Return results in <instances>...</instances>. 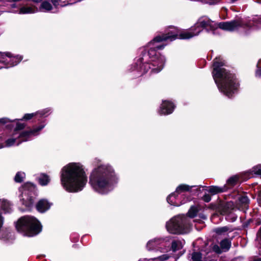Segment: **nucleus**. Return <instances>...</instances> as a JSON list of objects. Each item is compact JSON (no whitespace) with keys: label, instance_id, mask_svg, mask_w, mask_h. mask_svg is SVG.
<instances>
[{"label":"nucleus","instance_id":"obj_10","mask_svg":"<svg viewBox=\"0 0 261 261\" xmlns=\"http://www.w3.org/2000/svg\"><path fill=\"white\" fill-rule=\"evenodd\" d=\"M179 217L177 215L171 218L166 223V228L169 232L178 234L179 232Z\"/></svg>","mask_w":261,"mask_h":261},{"label":"nucleus","instance_id":"obj_24","mask_svg":"<svg viewBox=\"0 0 261 261\" xmlns=\"http://www.w3.org/2000/svg\"><path fill=\"white\" fill-rule=\"evenodd\" d=\"M231 242L228 239L225 238L221 241L220 246L222 249L228 251L231 247Z\"/></svg>","mask_w":261,"mask_h":261},{"label":"nucleus","instance_id":"obj_20","mask_svg":"<svg viewBox=\"0 0 261 261\" xmlns=\"http://www.w3.org/2000/svg\"><path fill=\"white\" fill-rule=\"evenodd\" d=\"M51 204L46 199H41L36 204V208L40 213H44L48 210Z\"/></svg>","mask_w":261,"mask_h":261},{"label":"nucleus","instance_id":"obj_28","mask_svg":"<svg viewBox=\"0 0 261 261\" xmlns=\"http://www.w3.org/2000/svg\"><path fill=\"white\" fill-rule=\"evenodd\" d=\"M49 180V177L45 174H41L38 178V181L41 186H46Z\"/></svg>","mask_w":261,"mask_h":261},{"label":"nucleus","instance_id":"obj_51","mask_svg":"<svg viewBox=\"0 0 261 261\" xmlns=\"http://www.w3.org/2000/svg\"><path fill=\"white\" fill-rule=\"evenodd\" d=\"M31 188H33V189H34V187H33V185H31Z\"/></svg>","mask_w":261,"mask_h":261},{"label":"nucleus","instance_id":"obj_27","mask_svg":"<svg viewBox=\"0 0 261 261\" xmlns=\"http://www.w3.org/2000/svg\"><path fill=\"white\" fill-rule=\"evenodd\" d=\"M198 212V207L196 206L192 205L188 211V216L191 218H194L197 215Z\"/></svg>","mask_w":261,"mask_h":261},{"label":"nucleus","instance_id":"obj_32","mask_svg":"<svg viewBox=\"0 0 261 261\" xmlns=\"http://www.w3.org/2000/svg\"><path fill=\"white\" fill-rule=\"evenodd\" d=\"M25 176V174L24 172L21 171L18 172L14 177V180L16 182H21L23 181Z\"/></svg>","mask_w":261,"mask_h":261},{"label":"nucleus","instance_id":"obj_1","mask_svg":"<svg viewBox=\"0 0 261 261\" xmlns=\"http://www.w3.org/2000/svg\"><path fill=\"white\" fill-rule=\"evenodd\" d=\"M177 35L175 32H168L162 36H158L148 43L149 49L146 53L142 54V57L137 61L136 70L141 74L145 73L149 69L151 72L158 73L163 68L165 63V58L163 56L158 54L155 49H162L166 45L164 42H171L177 38Z\"/></svg>","mask_w":261,"mask_h":261},{"label":"nucleus","instance_id":"obj_13","mask_svg":"<svg viewBox=\"0 0 261 261\" xmlns=\"http://www.w3.org/2000/svg\"><path fill=\"white\" fill-rule=\"evenodd\" d=\"M27 185L23 187V190L22 192V204H24L28 210H30L33 206L34 203V199L32 196L29 195L28 190L27 189Z\"/></svg>","mask_w":261,"mask_h":261},{"label":"nucleus","instance_id":"obj_38","mask_svg":"<svg viewBox=\"0 0 261 261\" xmlns=\"http://www.w3.org/2000/svg\"><path fill=\"white\" fill-rule=\"evenodd\" d=\"M177 246L178 245L176 242H172L171 248L173 252H175L177 250Z\"/></svg>","mask_w":261,"mask_h":261},{"label":"nucleus","instance_id":"obj_26","mask_svg":"<svg viewBox=\"0 0 261 261\" xmlns=\"http://www.w3.org/2000/svg\"><path fill=\"white\" fill-rule=\"evenodd\" d=\"M37 11L35 8L31 7H23L20 9L19 13L20 14H29L34 13Z\"/></svg>","mask_w":261,"mask_h":261},{"label":"nucleus","instance_id":"obj_19","mask_svg":"<svg viewBox=\"0 0 261 261\" xmlns=\"http://www.w3.org/2000/svg\"><path fill=\"white\" fill-rule=\"evenodd\" d=\"M212 21L208 19L207 20H201L200 19L198 20V22L196 23V25L197 28H200L202 29H205L206 30L207 32L209 31V30L206 29L207 27H210V30L214 32L216 29L215 26L212 24Z\"/></svg>","mask_w":261,"mask_h":261},{"label":"nucleus","instance_id":"obj_50","mask_svg":"<svg viewBox=\"0 0 261 261\" xmlns=\"http://www.w3.org/2000/svg\"><path fill=\"white\" fill-rule=\"evenodd\" d=\"M180 249L182 248V246H181V242H180Z\"/></svg>","mask_w":261,"mask_h":261},{"label":"nucleus","instance_id":"obj_52","mask_svg":"<svg viewBox=\"0 0 261 261\" xmlns=\"http://www.w3.org/2000/svg\"><path fill=\"white\" fill-rule=\"evenodd\" d=\"M81 0H78L77 1H81Z\"/></svg>","mask_w":261,"mask_h":261},{"label":"nucleus","instance_id":"obj_43","mask_svg":"<svg viewBox=\"0 0 261 261\" xmlns=\"http://www.w3.org/2000/svg\"><path fill=\"white\" fill-rule=\"evenodd\" d=\"M258 202L259 204L261 206V191L259 193L258 196Z\"/></svg>","mask_w":261,"mask_h":261},{"label":"nucleus","instance_id":"obj_16","mask_svg":"<svg viewBox=\"0 0 261 261\" xmlns=\"http://www.w3.org/2000/svg\"><path fill=\"white\" fill-rule=\"evenodd\" d=\"M194 186H190L186 184H180V205L189 201L191 198L190 196L187 197L185 199L186 196L185 194H181L185 192H191V189Z\"/></svg>","mask_w":261,"mask_h":261},{"label":"nucleus","instance_id":"obj_33","mask_svg":"<svg viewBox=\"0 0 261 261\" xmlns=\"http://www.w3.org/2000/svg\"><path fill=\"white\" fill-rule=\"evenodd\" d=\"M202 255L200 252H193L192 254V261H202Z\"/></svg>","mask_w":261,"mask_h":261},{"label":"nucleus","instance_id":"obj_22","mask_svg":"<svg viewBox=\"0 0 261 261\" xmlns=\"http://www.w3.org/2000/svg\"><path fill=\"white\" fill-rule=\"evenodd\" d=\"M0 209L4 213H10L12 211L11 203L5 199H0Z\"/></svg>","mask_w":261,"mask_h":261},{"label":"nucleus","instance_id":"obj_42","mask_svg":"<svg viewBox=\"0 0 261 261\" xmlns=\"http://www.w3.org/2000/svg\"><path fill=\"white\" fill-rule=\"evenodd\" d=\"M198 216L203 220H206L207 219L206 216L203 213H199Z\"/></svg>","mask_w":261,"mask_h":261},{"label":"nucleus","instance_id":"obj_15","mask_svg":"<svg viewBox=\"0 0 261 261\" xmlns=\"http://www.w3.org/2000/svg\"><path fill=\"white\" fill-rule=\"evenodd\" d=\"M179 186L177 187L176 191L169 195L167 198V201L171 205L178 206L179 202L178 197Z\"/></svg>","mask_w":261,"mask_h":261},{"label":"nucleus","instance_id":"obj_36","mask_svg":"<svg viewBox=\"0 0 261 261\" xmlns=\"http://www.w3.org/2000/svg\"><path fill=\"white\" fill-rule=\"evenodd\" d=\"M256 67L257 69L255 72L256 76H261V60H260L258 63L257 64Z\"/></svg>","mask_w":261,"mask_h":261},{"label":"nucleus","instance_id":"obj_14","mask_svg":"<svg viewBox=\"0 0 261 261\" xmlns=\"http://www.w3.org/2000/svg\"><path fill=\"white\" fill-rule=\"evenodd\" d=\"M242 182L241 176L238 174L230 176L226 181V184L224 186L226 187V191L232 189L236 186H239Z\"/></svg>","mask_w":261,"mask_h":261},{"label":"nucleus","instance_id":"obj_3","mask_svg":"<svg viewBox=\"0 0 261 261\" xmlns=\"http://www.w3.org/2000/svg\"><path fill=\"white\" fill-rule=\"evenodd\" d=\"M117 182L114 171L108 165H100L95 168L89 177V184L92 189L101 194H106L112 191Z\"/></svg>","mask_w":261,"mask_h":261},{"label":"nucleus","instance_id":"obj_29","mask_svg":"<svg viewBox=\"0 0 261 261\" xmlns=\"http://www.w3.org/2000/svg\"><path fill=\"white\" fill-rule=\"evenodd\" d=\"M195 35L194 33L188 31H180V40L189 39Z\"/></svg>","mask_w":261,"mask_h":261},{"label":"nucleus","instance_id":"obj_8","mask_svg":"<svg viewBox=\"0 0 261 261\" xmlns=\"http://www.w3.org/2000/svg\"><path fill=\"white\" fill-rule=\"evenodd\" d=\"M216 29L219 28L223 30L227 31H233L239 28L244 27L245 23L242 19H234L230 21H223L217 23Z\"/></svg>","mask_w":261,"mask_h":261},{"label":"nucleus","instance_id":"obj_44","mask_svg":"<svg viewBox=\"0 0 261 261\" xmlns=\"http://www.w3.org/2000/svg\"><path fill=\"white\" fill-rule=\"evenodd\" d=\"M218 3V1L217 0H211L210 2V5H216Z\"/></svg>","mask_w":261,"mask_h":261},{"label":"nucleus","instance_id":"obj_7","mask_svg":"<svg viewBox=\"0 0 261 261\" xmlns=\"http://www.w3.org/2000/svg\"><path fill=\"white\" fill-rule=\"evenodd\" d=\"M3 65H0V68H9L17 65L22 59L21 56H12L10 53H3L1 56Z\"/></svg>","mask_w":261,"mask_h":261},{"label":"nucleus","instance_id":"obj_23","mask_svg":"<svg viewBox=\"0 0 261 261\" xmlns=\"http://www.w3.org/2000/svg\"><path fill=\"white\" fill-rule=\"evenodd\" d=\"M49 111V109H45L39 111L36 113L26 114L24 115L23 119L24 120H29L35 116H39L40 117L46 116L45 114L48 113Z\"/></svg>","mask_w":261,"mask_h":261},{"label":"nucleus","instance_id":"obj_46","mask_svg":"<svg viewBox=\"0 0 261 261\" xmlns=\"http://www.w3.org/2000/svg\"><path fill=\"white\" fill-rule=\"evenodd\" d=\"M256 237L261 241V233H260L259 235H258V232H257V234H256Z\"/></svg>","mask_w":261,"mask_h":261},{"label":"nucleus","instance_id":"obj_48","mask_svg":"<svg viewBox=\"0 0 261 261\" xmlns=\"http://www.w3.org/2000/svg\"><path fill=\"white\" fill-rule=\"evenodd\" d=\"M260 233H261V227L259 228L258 230V235H259Z\"/></svg>","mask_w":261,"mask_h":261},{"label":"nucleus","instance_id":"obj_12","mask_svg":"<svg viewBox=\"0 0 261 261\" xmlns=\"http://www.w3.org/2000/svg\"><path fill=\"white\" fill-rule=\"evenodd\" d=\"M175 105L170 101H163L160 107L159 113L160 115H169L171 114L174 111Z\"/></svg>","mask_w":261,"mask_h":261},{"label":"nucleus","instance_id":"obj_9","mask_svg":"<svg viewBox=\"0 0 261 261\" xmlns=\"http://www.w3.org/2000/svg\"><path fill=\"white\" fill-rule=\"evenodd\" d=\"M167 245H169V244L167 243L165 239H154L149 241L146 247L148 250H160L162 252L164 251L163 247H165Z\"/></svg>","mask_w":261,"mask_h":261},{"label":"nucleus","instance_id":"obj_47","mask_svg":"<svg viewBox=\"0 0 261 261\" xmlns=\"http://www.w3.org/2000/svg\"><path fill=\"white\" fill-rule=\"evenodd\" d=\"M33 2H35V3H39L42 0H32Z\"/></svg>","mask_w":261,"mask_h":261},{"label":"nucleus","instance_id":"obj_37","mask_svg":"<svg viewBox=\"0 0 261 261\" xmlns=\"http://www.w3.org/2000/svg\"><path fill=\"white\" fill-rule=\"evenodd\" d=\"M211 195L207 193H205L204 195L202 197L201 199L205 202H209L211 200Z\"/></svg>","mask_w":261,"mask_h":261},{"label":"nucleus","instance_id":"obj_39","mask_svg":"<svg viewBox=\"0 0 261 261\" xmlns=\"http://www.w3.org/2000/svg\"><path fill=\"white\" fill-rule=\"evenodd\" d=\"M9 122H10V120L7 118H4L0 119V123L1 124H6Z\"/></svg>","mask_w":261,"mask_h":261},{"label":"nucleus","instance_id":"obj_2","mask_svg":"<svg viewBox=\"0 0 261 261\" xmlns=\"http://www.w3.org/2000/svg\"><path fill=\"white\" fill-rule=\"evenodd\" d=\"M224 61L220 57L213 61L212 74L219 91L228 98L238 93L240 83L235 73L224 68Z\"/></svg>","mask_w":261,"mask_h":261},{"label":"nucleus","instance_id":"obj_11","mask_svg":"<svg viewBox=\"0 0 261 261\" xmlns=\"http://www.w3.org/2000/svg\"><path fill=\"white\" fill-rule=\"evenodd\" d=\"M234 208L232 201L225 202L219 200V214L221 215H225L230 214Z\"/></svg>","mask_w":261,"mask_h":261},{"label":"nucleus","instance_id":"obj_5","mask_svg":"<svg viewBox=\"0 0 261 261\" xmlns=\"http://www.w3.org/2000/svg\"><path fill=\"white\" fill-rule=\"evenodd\" d=\"M25 127L24 123H17L12 132L0 137V148L18 145L21 143L29 141L39 135V132L44 128V125H41L29 130L20 132Z\"/></svg>","mask_w":261,"mask_h":261},{"label":"nucleus","instance_id":"obj_30","mask_svg":"<svg viewBox=\"0 0 261 261\" xmlns=\"http://www.w3.org/2000/svg\"><path fill=\"white\" fill-rule=\"evenodd\" d=\"M227 231H232V230H230V228L227 226L218 227L214 229V232L218 235H221L222 233L226 232Z\"/></svg>","mask_w":261,"mask_h":261},{"label":"nucleus","instance_id":"obj_6","mask_svg":"<svg viewBox=\"0 0 261 261\" xmlns=\"http://www.w3.org/2000/svg\"><path fill=\"white\" fill-rule=\"evenodd\" d=\"M16 228L18 231L28 237L38 234L42 229L40 222L36 219L28 216L20 218L16 224Z\"/></svg>","mask_w":261,"mask_h":261},{"label":"nucleus","instance_id":"obj_21","mask_svg":"<svg viewBox=\"0 0 261 261\" xmlns=\"http://www.w3.org/2000/svg\"><path fill=\"white\" fill-rule=\"evenodd\" d=\"M207 188V191L211 194V195H216L219 193H223L226 191V187H219L217 186H210L208 187H203Z\"/></svg>","mask_w":261,"mask_h":261},{"label":"nucleus","instance_id":"obj_18","mask_svg":"<svg viewBox=\"0 0 261 261\" xmlns=\"http://www.w3.org/2000/svg\"><path fill=\"white\" fill-rule=\"evenodd\" d=\"M245 175L247 179L254 176H259L261 178V165L259 164L254 166L251 169L246 172Z\"/></svg>","mask_w":261,"mask_h":261},{"label":"nucleus","instance_id":"obj_31","mask_svg":"<svg viewBox=\"0 0 261 261\" xmlns=\"http://www.w3.org/2000/svg\"><path fill=\"white\" fill-rule=\"evenodd\" d=\"M180 234H182L184 233H186L188 231H189L190 228V225L188 224H185L182 220H181V217L180 216Z\"/></svg>","mask_w":261,"mask_h":261},{"label":"nucleus","instance_id":"obj_49","mask_svg":"<svg viewBox=\"0 0 261 261\" xmlns=\"http://www.w3.org/2000/svg\"><path fill=\"white\" fill-rule=\"evenodd\" d=\"M236 219H237L236 217L233 218L232 221H236Z\"/></svg>","mask_w":261,"mask_h":261},{"label":"nucleus","instance_id":"obj_41","mask_svg":"<svg viewBox=\"0 0 261 261\" xmlns=\"http://www.w3.org/2000/svg\"><path fill=\"white\" fill-rule=\"evenodd\" d=\"M214 249L215 251V252L218 253H220L221 252L219 248V247L218 245H215L214 247Z\"/></svg>","mask_w":261,"mask_h":261},{"label":"nucleus","instance_id":"obj_34","mask_svg":"<svg viewBox=\"0 0 261 261\" xmlns=\"http://www.w3.org/2000/svg\"><path fill=\"white\" fill-rule=\"evenodd\" d=\"M208 208L210 210L215 211L219 214V201L217 203H211L208 205Z\"/></svg>","mask_w":261,"mask_h":261},{"label":"nucleus","instance_id":"obj_4","mask_svg":"<svg viewBox=\"0 0 261 261\" xmlns=\"http://www.w3.org/2000/svg\"><path fill=\"white\" fill-rule=\"evenodd\" d=\"M61 184L69 192H77L83 190L87 179L82 166L79 163H70L61 171Z\"/></svg>","mask_w":261,"mask_h":261},{"label":"nucleus","instance_id":"obj_25","mask_svg":"<svg viewBox=\"0 0 261 261\" xmlns=\"http://www.w3.org/2000/svg\"><path fill=\"white\" fill-rule=\"evenodd\" d=\"M51 5L47 1H44L41 5L39 8V11L41 12H48L52 9Z\"/></svg>","mask_w":261,"mask_h":261},{"label":"nucleus","instance_id":"obj_40","mask_svg":"<svg viewBox=\"0 0 261 261\" xmlns=\"http://www.w3.org/2000/svg\"><path fill=\"white\" fill-rule=\"evenodd\" d=\"M252 222V220L251 219H249L248 220H247V221H246L245 222H244L243 223V226L244 227H247L248 226V225L250 224V223Z\"/></svg>","mask_w":261,"mask_h":261},{"label":"nucleus","instance_id":"obj_17","mask_svg":"<svg viewBox=\"0 0 261 261\" xmlns=\"http://www.w3.org/2000/svg\"><path fill=\"white\" fill-rule=\"evenodd\" d=\"M250 199L249 197L246 195H240L237 201V204L239 206L240 208L242 210L248 209Z\"/></svg>","mask_w":261,"mask_h":261},{"label":"nucleus","instance_id":"obj_45","mask_svg":"<svg viewBox=\"0 0 261 261\" xmlns=\"http://www.w3.org/2000/svg\"><path fill=\"white\" fill-rule=\"evenodd\" d=\"M252 261H261V257H258L257 256H254Z\"/></svg>","mask_w":261,"mask_h":261},{"label":"nucleus","instance_id":"obj_53","mask_svg":"<svg viewBox=\"0 0 261 261\" xmlns=\"http://www.w3.org/2000/svg\"><path fill=\"white\" fill-rule=\"evenodd\" d=\"M175 261H176V259H175Z\"/></svg>","mask_w":261,"mask_h":261},{"label":"nucleus","instance_id":"obj_35","mask_svg":"<svg viewBox=\"0 0 261 261\" xmlns=\"http://www.w3.org/2000/svg\"><path fill=\"white\" fill-rule=\"evenodd\" d=\"M171 256L168 254H164L157 257V260L159 261H166L168 260Z\"/></svg>","mask_w":261,"mask_h":261}]
</instances>
